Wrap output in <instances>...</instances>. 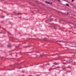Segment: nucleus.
I'll list each match as a JSON object with an SVG mask.
<instances>
[{"label":"nucleus","instance_id":"obj_7","mask_svg":"<svg viewBox=\"0 0 76 76\" xmlns=\"http://www.w3.org/2000/svg\"><path fill=\"white\" fill-rule=\"evenodd\" d=\"M4 17V15H2L1 16V18H3Z\"/></svg>","mask_w":76,"mask_h":76},{"label":"nucleus","instance_id":"obj_1","mask_svg":"<svg viewBox=\"0 0 76 76\" xmlns=\"http://www.w3.org/2000/svg\"><path fill=\"white\" fill-rule=\"evenodd\" d=\"M69 58L70 59H68V60H69V61H70V60H73L74 59V58L73 57H70Z\"/></svg>","mask_w":76,"mask_h":76},{"label":"nucleus","instance_id":"obj_11","mask_svg":"<svg viewBox=\"0 0 76 76\" xmlns=\"http://www.w3.org/2000/svg\"><path fill=\"white\" fill-rule=\"evenodd\" d=\"M56 68H60V67H56Z\"/></svg>","mask_w":76,"mask_h":76},{"label":"nucleus","instance_id":"obj_16","mask_svg":"<svg viewBox=\"0 0 76 76\" xmlns=\"http://www.w3.org/2000/svg\"><path fill=\"white\" fill-rule=\"evenodd\" d=\"M4 9H6V8H5Z\"/></svg>","mask_w":76,"mask_h":76},{"label":"nucleus","instance_id":"obj_5","mask_svg":"<svg viewBox=\"0 0 76 76\" xmlns=\"http://www.w3.org/2000/svg\"><path fill=\"white\" fill-rule=\"evenodd\" d=\"M40 55L41 56H45V55H44V54H40Z\"/></svg>","mask_w":76,"mask_h":76},{"label":"nucleus","instance_id":"obj_15","mask_svg":"<svg viewBox=\"0 0 76 76\" xmlns=\"http://www.w3.org/2000/svg\"><path fill=\"white\" fill-rule=\"evenodd\" d=\"M20 18H21V17H19Z\"/></svg>","mask_w":76,"mask_h":76},{"label":"nucleus","instance_id":"obj_18","mask_svg":"<svg viewBox=\"0 0 76 76\" xmlns=\"http://www.w3.org/2000/svg\"><path fill=\"white\" fill-rule=\"evenodd\" d=\"M67 14H69V13H67Z\"/></svg>","mask_w":76,"mask_h":76},{"label":"nucleus","instance_id":"obj_20","mask_svg":"<svg viewBox=\"0 0 76 76\" xmlns=\"http://www.w3.org/2000/svg\"><path fill=\"white\" fill-rule=\"evenodd\" d=\"M0 33H1V32H0Z\"/></svg>","mask_w":76,"mask_h":76},{"label":"nucleus","instance_id":"obj_17","mask_svg":"<svg viewBox=\"0 0 76 76\" xmlns=\"http://www.w3.org/2000/svg\"><path fill=\"white\" fill-rule=\"evenodd\" d=\"M35 73H33V74H34Z\"/></svg>","mask_w":76,"mask_h":76},{"label":"nucleus","instance_id":"obj_9","mask_svg":"<svg viewBox=\"0 0 76 76\" xmlns=\"http://www.w3.org/2000/svg\"><path fill=\"white\" fill-rule=\"evenodd\" d=\"M58 41L59 42H61V41Z\"/></svg>","mask_w":76,"mask_h":76},{"label":"nucleus","instance_id":"obj_3","mask_svg":"<svg viewBox=\"0 0 76 76\" xmlns=\"http://www.w3.org/2000/svg\"><path fill=\"white\" fill-rule=\"evenodd\" d=\"M53 64L55 65H58V64H57V63H53Z\"/></svg>","mask_w":76,"mask_h":76},{"label":"nucleus","instance_id":"obj_6","mask_svg":"<svg viewBox=\"0 0 76 76\" xmlns=\"http://www.w3.org/2000/svg\"><path fill=\"white\" fill-rule=\"evenodd\" d=\"M66 6H68V7H69V5L68 4H66Z\"/></svg>","mask_w":76,"mask_h":76},{"label":"nucleus","instance_id":"obj_8","mask_svg":"<svg viewBox=\"0 0 76 76\" xmlns=\"http://www.w3.org/2000/svg\"><path fill=\"white\" fill-rule=\"evenodd\" d=\"M7 47H10V45H7Z\"/></svg>","mask_w":76,"mask_h":76},{"label":"nucleus","instance_id":"obj_14","mask_svg":"<svg viewBox=\"0 0 76 76\" xmlns=\"http://www.w3.org/2000/svg\"><path fill=\"white\" fill-rule=\"evenodd\" d=\"M18 15H19V13H18Z\"/></svg>","mask_w":76,"mask_h":76},{"label":"nucleus","instance_id":"obj_10","mask_svg":"<svg viewBox=\"0 0 76 76\" xmlns=\"http://www.w3.org/2000/svg\"><path fill=\"white\" fill-rule=\"evenodd\" d=\"M29 66H27L26 67H29Z\"/></svg>","mask_w":76,"mask_h":76},{"label":"nucleus","instance_id":"obj_19","mask_svg":"<svg viewBox=\"0 0 76 76\" xmlns=\"http://www.w3.org/2000/svg\"><path fill=\"white\" fill-rule=\"evenodd\" d=\"M30 76H31V75H30Z\"/></svg>","mask_w":76,"mask_h":76},{"label":"nucleus","instance_id":"obj_12","mask_svg":"<svg viewBox=\"0 0 76 76\" xmlns=\"http://www.w3.org/2000/svg\"><path fill=\"white\" fill-rule=\"evenodd\" d=\"M54 29H56V27H54Z\"/></svg>","mask_w":76,"mask_h":76},{"label":"nucleus","instance_id":"obj_13","mask_svg":"<svg viewBox=\"0 0 76 76\" xmlns=\"http://www.w3.org/2000/svg\"><path fill=\"white\" fill-rule=\"evenodd\" d=\"M72 1H74L73 0H72Z\"/></svg>","mask_w":76,"mask_h":76},{"label":"nucleus","instance_id":"obj_4","mask_svg":"<svg viewBox=\"0 0 76 76\" xmlns=\"http://www.w3.org/2000/svg\"><path fill=\"white\" fill-rule=\"evenodd\" d=\"M46 3H48V4H52V3H50L49 2H47V1H46Z\"/></svg>","mask_w":76,"mask_h":76},{"label":"nucleus","instance_id":"obj_2","mask_svg":"<svg viewBox=\"0 0 76 76\" xmlns=\"http://www.w3.org/2000/svg\"><path fill=\"white\" fill-rule=\"evenodd\" d=\"M76 42H72V44L73 45H76Z\"/></svg>","mask_w":76,"mask_h":76}]
</instances>
